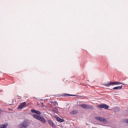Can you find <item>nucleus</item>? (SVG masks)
I'll use <instances>...</instances> for the list:
<instances>
[{
    "label": "nucleus",
    "instance_id": "nucleus-6",
    "mask_svg": "<svg viewBox=\"0 0 128 128\" xmlns=\"http://www.w3.org/2000/svg\"><path fill=\"white\" fill-rule=\"evenodd\" d=\"M98 108L101 109L104 108V110H108V108H110V106H108L106 104H102L98 106Z\"/></svg>",
    "mask_w": 128,
    "mask_h": 128
},
{
    "label": "nucleus",
    "instance_id": "nucleus-15",
    "mask_svg": "<svg viewBox=\"0 0 128 128\" xmlns=\"http://www.w3.org/2000/svg\"><path fill=\"white\" fill-rule=\"evenodd\" d=\"M127 123L128 124V120H126Z\"/></svg>",
    "mask_w": 128,
    "mask_h": 128
},
{
    "label": "nucleus",
    "instance_id": "nucleus-7",
    "mask_svg": "<svg viewBox=\"0 0 128 128\" xmlns=\"http://www.w3.org/2000/svg\"><path fill=\"white\" fill-rule=\"evenodd\" d=\"M26 104V102H23L18 106V110H22V108H24Z\"/></svg>",
    "mask_w": 128,
    "mask_h": 128
},
{
    "label": "nucleus",
    "instance_id": "nucleus-5",
    "mask_svg": "<svg viewBox=\"0 0 128 128\" xmlns=\"http://www.w3.org/2000/svg\"><path fill=\"white\" fill-rule=\"evenodd\" d=\"M122 83L118 82H110L104 84L105 86H114V84H122Z\"/></svg>",
    "mask_w": 128,
    "mask_h": 128
},
{
    "label": "nucleus",
    "instance_id": "nucleus-16",
    "mask_svg": "<svg viewBox=\"0 0 128 128\" xmlns=\"http://www.w3.org/2000/svg\"><path fill=\"white\" fill-rule=\"evenodd\" d=\"M54 112H56L54 110H53Z\"/></svg>",
    "mask_w": 128,
    "mask_h": 128
},
{
    "label": "nucleus",
    "instance_id": "nucleus-10",
    "mask_svg": "<svg viewBox=\"0 0 128 128\" xmlns=\"http://www.w3.org/2000/svg\"><path fill=\"white\" fill-rule=\"evenodd\" d=\"M78 111L77 110H74L72 111L71 112H70V116H72L74 114H78Z\"/></svg>",
    "mask_w": 128,
    "mask_h": 128
},
{
    "label": "nucleus",
    "instance_id": "nucleus-11",
    "mask_svg": "<svg viewBox=\"0 0 128 128\" xmlns=\"http://www.w3.org/2000/svg\"><path fill=\"white\" fill-rule=\"evenodd\" d=\"M122 85L121 86H116V87H114L112 90H122Z\"/></svg>",
    "mask_w": 128,
    "mask_h": 128
},
{
    "label": "nucleus",
    "instance_id": "nucleus-1",
    "mask_svg": "<svg viewBox=\"0 0 128 128\" xmlns=\"http://www.w3.org/2000/svg\"><path fill=\"white\" fill-rule=\"evenodd\" d=\"M31 112L32 114H33V117L34 118H36V120H40V122H42L43 124H46V119L40 116V111H38L34 109H32L31 110Z\"/></svg>",
    "mask_w": 128,
    "mask_h": 128
},
{
    "label": "nucleus",
    "instance_id": "nucleus-12",
    "mask_svg": "<svg viewBox=\"0 0 128 128\" xmlns=\"http://www.w3.org/2000/svg\"><path fill=\"white\" fill-rule=\"evenodd\" d=\"M64 96H76V95L74 94H64Z\"/></svg>",
    "mask_w": 128,
    "mask_h": 128
},
{
    "label": "nucleus",
    "instance_id": "nucleus-9",
    "mask_svg": "<svg viewBox=\"0 0 128 128\" xmlns=\"http://www.w3.org/2000/svg\"><path fill=\"white\" fill-rule=\"evenodd\" d=\"M56 118L57 122H64V119H62L58 116H56Z\"/></svg>",
    "mask_w": 128,
    "mask_h": 128
},
{
    "label": "nucleus",
    "instance_id": "nucleus-8",
    "mask_svg": "<svg viewBox=\"0 0 128 128\" xmlns=\"http://www.w3.org/2000/svg\"><path fill=\"white\" fill-rule=\"evenodd\" d=\"M48 124H49L50 125L52 128H56V124H54V123L52 120H48Z\"/></svg>",
    "mask_w": 128,
    "mask_h": 128
},
{
    "label": "nucleus",
    "instance_id": "nucleus-14",
    "mask_svg": "<svg viewBox=\"0 0 128 128\" xmlns=\"http://www.w3.org/2000/svg\"><path fill=\"white\" fill-rule=\"evenodd\" d=\"M52 103L54 104V106H56V102L54 101V102H52Z\"/></svg>",
    "mask_w": 128,
    "mask_h": 128
},
{
    "label": "nucleus",
    "instance_id": "nucleus-2",
    "mask_svg": "<svg viewBox=\"0 0 128 128\" xmlns=\"http://www.w3.org/2000/svg\"><path fill=\"white\" fill-rule=\"evenodd\" d=\"M96 120L100 122H103V124H108V120L106 118L100 116H96L95 117Z\"/></svg>",
    "mask_w": 128,
    "mask_h": 128
},
{
    "label": "nucleus",
    "instance_id": "nucleus-3",
    "mask_svg": "<svg viewBox=\"0 0 128 128\" xmlns=\"http://www.w3.org/2000/svg\"><path fill=\"white\" fill-rule=\"evenodd\" d=\"M28 126V122L26 120L23 121L20 125L19 128H26Z\"/></svg>",
    "mask_w": 128,
    "mask_h": 128
},
{
    "label": "nucleus",
    "instance_id": "nucleus-4",
    "mask_svg": "<svg viewBox=\"0 0 128 128\" xmlns=\"http://www.w3.org/2000/svg\"><path fill=\"white\" fill-rule=\"evenodd\" d=\"M80 106L82 108H86V110H92V108H94V106L90 105L81 104Z\"/></svg>",
    "mask_w": 128,
    "mask_h": 128
},
{
    "label": "nucleus",
    "instance_id": "nucleus-13",
    "mask_svg": "<svg viewBox=\"0 0 128 128\" xmlns=\"http://www.w3.org/2000/svg\"><path fill=\"white\" fill-rule=\"evenodd\" d=\"M8 126V124H4L0 125V128H6Z\"/></svg>",
    "mask_w": 128,
    "mask_h": 128
}]
</instances>
